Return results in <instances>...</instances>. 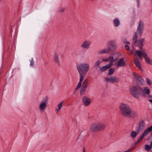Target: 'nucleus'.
Returning <instances> with one entry per match:
<instances>
[{
    "label": "nucleus",
    "mask_w": 152,
    "mask_h": 152,
    "mask_svg": "<svg viewBox=\"0 0 152 152\" xmlns=\"http://www.w3.org/2000/svg\"><path fill=\"white\" fill-rule=\"evenodd\" d=\"M105 124L99 121H96L92 123L89 126V130L91 132H95L103 131L106 128Z\"/></svg>",
    "instance_id": "obj_1"
},
{
    "label": "nucleus",
    "mask_w": 152,
    "mask_h": 152,
    "mask_svg": "<svg viewBox=\"0 0 152 152\" xmlns=\"http://www.w3.org/2000/svg\"><path fill=\"white\" fill-rule=\"evenodd\" d=\"M77 68L80 77H84L88 72L90 68V65L87 63H81L77 66Z\"/></svg>",
    "instance_id": "obj_2"
},
{
    "label": "nucleus",
    "mask_w": 152,
    "mask_h": 152,
    "mask_svg": "<svg viewBox=\"0 0 152 152\" xmlns=\"http://www.w3.org/2000/svg\"><path fill=\"white\" fill-rule=\"evenodd\" d=\"M117 45L114 41H111L108 43V47L107 48L102 49L98 52L99 55L108 54L110 51H114L116 49Z\"/></svg>",
    "instance_id": "obj_3"
},
{
    "label": "nucleus",
    "mask_w": 152,
    "mask_h": 152,
    "mask_svg": "<svg viewBox=\"0 0 152 152\" xmlns=\"http://www.w3.org/2000/svg\"><path fill=\"white\" fill-rule=\"evenodd\" d=\"M140 91L141 87L137 85L132 86L129 89V91L131 94L137 99L140 97Z\"/></svg>",
    "instance_id": "obj_4"
},
{
    "label": "nucleus",
    "mask_w": 152,
    "mask_h": 152,
    "mask_svg": "<svg viewBox=\"0 0 152 152\" xmlns=\"http://www.w3.org/2000/svg\"><path fill=\"white\" fill-rule=\"evenodd\" d=\"M121 56V54L119 53H115L111 54L107 58H103L102 61L104 62L108 61L112 63L116 61L118 59V56Z\"/></svg>",
    "instance_id": "obj_5"
},
{
    "label": "nucleus",
    "mask_w": 152,
    "mask_h": 152,
    "mask_svg": "<svg viewBox=\"0 0 152 152\" xmlns=\"http://www.w3.org/2000/svg\"><path fill=\"white\" fill-rule=\"evenodd\" d=\"M128 105L126 103H122L119 105V109L122 115L125 116L130 109Z\"/></svg>",
    "instance_id": "obj_6"
},
{
    "label": "nucleus",
    "mask_w": 152,
    "mask_h": 152,
    "mask_svg": "<svg viewBox=\"0 0 152 152\" xmlns=\"http://www.w3.org/2000/svg\"><path fill=\"white\" fill-rule=\"evenodd\" d=\"M133 75L134 80L137 84L140 85L145 84L144 80L141 75L135 73H133Z\"/></svg>",
    "instance_id": "obj_7"
},
{
    "label": "nucleus",
    "mask_w": 152,
    "mask_h": 152,
    "mask_svg": "<svg viewBox=\"0 0 152 152\" xmlns=\"http://www.w3.org/2000/svg\"><path fill=\"white\" fill-rule=\"evenodd\" d=\"M150 90L147 87H144L142 88H141L140 94L143 97H148L151 98L152 96L150 95Z\"/></svg>",
    "instance_id": "obj_8"
},
{
    "label": "nucleus",
    "mask_w": 152,
    "mask_h": 152,
    "mask_svg": "<svg viewBox=\"0 0 152 152\" xmlns=\"http://www.w3.org/2000/svg\"><path fill=\"white\" fill-rule=\"evenodd\" d=\"M48 100V97L45 96L41 101L39 106V109L41 111H44L46 109Z\"/></svg>",
    "instance_id": "obj_9"
},
{
    "label": "nucleus",
    "mask_w": 152,
    "mask_h": 152,
    "mask_svg": "<svg viewBox=\"0 0 152 152\" xmlns=\"http://www.w3.org/2000/svg\"><path fill=\"white\" fill-rule=\"evenodd\" d=\"M140 49H141L140 50H136L135 55V56L138 55L140 59L142 60L143 57L145 58L147 55L142 48Z\"/></svg>",
    "instance_id": "obj_10"
},
{
    "label": "nucleus",
    "mask_w": 152,
    "mask_h": 152,
    "mask_svg": "<svg viewBox=\"0 0 152 152\" xmlns=\"http://www.w3.org/2000/svg\"><path fill=\"white\" fill-rule=\"evenodd\" d=\"M138 115L137 112L134 110H132L131 108L125 117L134 118L137 116Z\"/></svg>",
    "instance_id": "obj_11"
},
{
    "label": "nucleus",
    "mask_w": 152,
    "mask_h": 152,
    "mask_svg": "<svg viewBox=\"0 0 152 152\" xmlns=\"http://www.w3.org/2000/svg\"><path fill=\"white\" fill-rule=\"evenodd\" d=\"M91 43L88 40H86L83 41L80 45V47L84 49H88L90 48Z\"/></svg>",
    "instance_id": "obj_12"
},
{
    "label": "nucleus",
    "mask_w": 152,
    "mask_h": 152,
    "mask_svg": "<svg viewBox=\"0 0 152 152\" xmlns=\"http://www.w3.org/2000/svg\"><path fill=\"white\" fill-rule=\"evenodd\" d=\"M144 29L143 23L141 21H140L137 28V33L140 35H141L143 32Z\"/></svg>",
    "instance_id": "obj_13"
},
{
    "label": "nucleus",
    "mask_w": 152,
    "mask_h": 152,
    "mask_svg": "<svg viewBox=\"0 0 152 152\" xmlns=\"http://www.w3.org/2000/svg\"><path fill=\"white\" fill-rule=\"evenodd\" d=\"M82 101L85 106H88L90 104L91 100L90 98L87 96H84L82 98Z\"/></svg>",
    "instance_id": "obj_14"
},
{
    "label": "nucleus",
    "mask_w": 152,
    "mask_h": 152,
    "mask_svg": "<svg viewBox=\"0 0 152 152\" xmlns=\"http://www.w3.org/2000/svg\"><path fill=\"white\" fill-rule=\"evenodd\" d=\"M126 64L124 58H121L118 61L116 65L118 67H123L126 66Z\"/></svg>",
    "instance_id": "obj_15"
},
{
    "label": "nucleus",
    "mask_w": 152,
    "mask_h": 152,
    "mask_svg": "<svg viewBox=\"0 0 152 152\" xmlns=\"http://www.w3.org/2000/svg\"><path fill=\"white\" fill-rule=\"evenodd\" d=\"M145 126V122L142 121L139 122L137 125V129L138 132L144 129Z\"/></svg>",
    "instance_id": "obj_16"
},
{
    "label": "nucleus",
    "mask_w": 152,
    "mask_h": 152,
    "mask_svg": "<svg viewBox=\"0 0 152 152\" xmlns=\"http://www.w3.org/2000/svg\"><path fill=\"white\" fill-rule=\"evenodd\" d=\"M87 80H84L82 86L81 88V90L80 92V95H82L86 91L87 87Z\"/></svg>",
    "instance_id": "obj_17"
},
{
    "label": "nucleus",
    "mask_w": 152,
    "mask_h": 152,
    "mask_svg": "<svg viewBox=\"0 0 152 152\" xmlns=\"http://www.w3.org/2000/svg\"><path fill=\"white\" fill-rule=\"evenodd\" d=\"M108 81L113 83H118L120 81L119 78L115 76H111L107 78Z\"/></svg>",
    "instance_id": "obj_18"
},
{
    "label": "nucleus",
    "mask_w": 152,
    "mask_h": 152,
    "mask_svg": "<svg viewBox=\"0 0 152 152\" xmlns=\"http://www.w3.org/2000/svg\"><path fill=\"white\" fill-rule=\"evenodd\" d=\"M144 40V39H139L136 43V45L140 47V48L141 49L142 48L141 47L143 45V43Z\"/></svg>",
    "instance_id": "obj_19"
},
{
    "label": "nucleus",
    "mask_w": 152,
    "mask_h": 152,
    "mask_svg": "<svg viewBox=\"0 0 152 152\" xmlns=\"http://www.w3.org/2000/svg\"><path fill=\"white\" fill-rule=\"evenodd\" d=\"M113 65L112 63H110L106 64L105 66H103L101 69V70L102 72H104L107 69L110 68Z\"/></svg>",
    "instance_id": "obj_20"
},
{
    "label": "nucleus",
    "mask_w": 152,
    "mask_h": 152,
    "mask_svg": "<svg viewBox=\"0 0 152 152\" xmlns=\"http://www.w3.org/2000/svg\"><path fill=\"white\" fill-rule=\"evenodd\" d=\"M151 131H152V125L145 130L142 134L143 135L144 137L146 136Z\"/></svg>",
    "instance_id": "obj_21"
},
{
    "label": "nucleus",
    "mask_w": 152,
    "mask_h": 152,
    "mask_svg": "<svg viewBox=\"0 0 152 152\" xmlns=\"http://www.w3.org/2000/svg\"><path fill=\"white\" fill-rule=\"evenodd\" d=\"M134 64L136 66L139 68L140 69H141V65L139 61V60L138 58H136L134 60Z\"/></svg>",
    "instance_id": "obj_22"
},
{
    "label": "nucleus",
    "mask_w": 152,
    "mask_h": 152,
    "mask_svg": "<svg viewBox=\"0 0 152 152\" xmlns=\"http://www.w3.org/2000/svg\"><path fill=\"white\" fill-rule=\"evenodd\" d=\"M83 77H80V81L79 83L78 84V85L75 88V91H76L81 86L82 84V82L83 81Z\"/></svg>",
    "instance_id": "obj_23"
},
{
    "label": "nucleus",
    "mask_w": 152,
    "mask_h": 152,
    "mask_svg": "<svg viewBox=\"0 0 152 152\" xmlns=\"http://www.w3.org/2000/svg\"><path fill=\"white\" fill-rule=\"evenodd\" d=\"M138 134V132L134 131H132L130 133V136L132 138H134L136 137Z\"/></svg>",
    "instance_id": "obj_24"
},
{
    "label": "nucleus",
    "mask_w": 152,
    "mask_h": 152,
    "mask_svg": "<svg viewBox=\"0 0 152 152\" xmlns=\"http://www.w3.org/2000/svg\"><path fill=\"white\" fill-rule=\"evenodd\" d=\"M145 61L148 64L152 65V60L147 55L144 58Z\"/></svg>",
    "instance_id": "obj_25"
},
{
    "label": "nucleus",
    "mask_w": 152,
    "mask_h": 152,
    "mask_svg": "<svg viewBox=\"0 0 152 152\" xmlns=\"http://www.w3.org/2000/svg\"><path fill=\"white\" fill-rule=\"evenodd\" d=\"M152 148V142L150 143V145L146 144L145 145V149L146 151H149Z\"/></svg>",
    "instance_id": "obj_26"
},
{
    "label": "nucleus",
    "mask_w": 152,
    "mask_h": 152,
    "mask_svg": "<svg viewBox=\"0 0 152 152\" xmlns=\"http://www.w3.org/2000/svg\"><path fill=\"white\" fill-rule=\"evenodd\" d=\"M65 10V7H64L61 6L59 7L58 12L59 13H64Z\"/></svg>",
    "instance_id": "obj_27"
},
{
    "label": "nucleus",
    "mask_w": 152,
    "mask_h": 152,
    "mask_svg": "<svg viewBox=\"0 0 152 152\" xmlns=\"http://www.w3.org/2000/svg\"><path fill=\"white\" fill-rule=\"evenodd\" d=\"M64 101H62L59 102L58 104V111L60 110L63 106Z\"/></svg>",
    "instance_id": "obj_28"
},
{
    "label": "nucleus",
    "mask_w": 152,
    "mask_h": 152,
    "mask_svg": "<svg viewBox=\"0 0 152 152\" xmlns=\"http://www.w3.org/2000/svg\"><path fill=\"white\" fill-rule=\"evenodd\" d=\"M114 26H118L120 24V22L119 20H114L113 21Z\"/></svg>",
    "instance_id": "obj_29"
},
{
    "label": "nucleus",
    "mask_w": 152,
    "mask_h": 152,
    "mask_svg": "<svg viewBox=\"0 0 152 152\" xmlns=\"http://www.w3.org/2000/svg\"><path fill=\"white\" fill-rule=\"evenodd\" d=\"M114 70V68H111L110 69L108 72V75H112L113 73Z\"/></svg>",
    "instance_id": "obj_30"
},
{
    "label": "nucleus",
    "mask_w": 152,
    "mask_h": 152,
    "mask_svg": "<svg viewBox=\"0 0 152 152\" xmlns=\"http://www.w3.org/2000/svg\"><path fill=\"white\" fill-rule=\"evenodd\" d=\"M137 38H138V36H137V33H135L133 37V40L134 41V42L135 43L137 42Z\"/></svg>",
    "instance_id": "obj_31"
},
{
    "label": "nucleus",
    "mask_w": 152,
    "mask_h": 152,
    "mask_svg": "<svg viewBox=\"0 0 152 152\" xmlns=\"http://www.w3.org/2000/svg\"><path fill=\"white\" fill-rule=\"evenodd\" d=\"M146 81L147 84L149 85H151L152 83V82L151 80L149 79L148 78H147L146 79Z\"/></svg>",
    "instance_id": "obj_32"
},
{
    "label": "nucleus",
    "mask_w": 152,
    "mask_h": 152,
    "mask_svg": "<svg viewBox=\"0 0 152 152\" xmlns=\"http://www.w3.org/2000/svg\"><path fill=\"white\" fill-rule=\"evenodd\" d=\"M144 136L142 134V135L140 136V138L138 139L137 142H140L142 140V139L144 138Z\"/></svg>",
    "instance_id": "obj_33"
},
{
    "label": "nucleus",
    "mask_w": 152,
    "mask_h": 152,
    "mask_svg": "<svg viewBox=\"0 0 152 152\" xmlns=\"http://www.w3.org/2000/svg\"><path fill=\"white\" fill-rule=\"evenodd\" d=\"M100 64V61L99 60L97 61L95 63V65L96 66H99Z\"/></svg>",
    "instance_id": "obj_34"
},
{
    "label": "nucleus",
    "mask_w": 152,
    "mask_h": 152,
    "mask_svg": "<svg viewBox=\"0 0 152 152\" xmlns=\"http://www.w3.org/2000/svg\"><path fill=\"white\" fill-rule=\"evenodd\" d=\"M53 60L55 61H57V56L56 54H55L54 56Z\"/></svg>",
    "instance_id": "obj_35"
},
{
    "label": "nucleus",
    "mask_w": 152,
    "mask_h": 152,
    "mask_svg": "<svg viewBox=\"0 0 152 152\" xmlns=\"http://www.w3.org/2000/svg\"><path fill=\"white\" fill-rule=\"evenodd\" d=\"M136 2L137 3V7H139L140 6V0H136Z\"/></svg>",
    "instance_id": "obj_36"
},
{
    "label": "nucleus",
    "mask_w": 152,
    "mask_h": 152,
    "mask_svg": "<svg viewBox=\"0 0 152 152\" xmlns=\"http://www.w3.org/2000/svg\"><path fill=\"white\" fill-rule=\"evenodd\" d=\"M125 47L126 48V49L127 50H129V48L128 45H125Z\"/></svg>",
    "instance_id": "obj_37"
},
{
    "label": "nucleus",
    "mask_w": 152,
    "mask_h": 152,
    "mask_svg": "<svg viewBox=\"0 0 152 152\" xmlns=\"http://www.w3.org/2000/svg\"><path fill=\"white\" fill-rule=\"evenodd\" d=\"M30 65L31 66H33L34 65V62L33 61H31L30 63Z\"/></svg>",
    "instance_id": "obj_38"
},
{
    "label": "nucleus",
    "mask_w": 152,
    "mask_h": 152,
    "mask_svg": "<svg viewBox=\"0 0 152 152\" xmlns=\"http://www.w3.org/2000/svg\"><path fill=\"white\" fill-rule=\"evenodd\" d=\"M131 151V150L130 149H128L126 151H124L123 152H130Z\"/></svg>",
    "instance_id": "obj_39"
},
{
    "label": "nucleus",
    "mask_w": 152,
    "mask_h": 152,
    "mask_svg": "<svg viewBox=\"0 0 152 152\" xmlns=\"http://www.w3.org/2000/svg\"><path fill=\"white\" fill-rule=\"evenodd\" d=\"M148 101H149L151 103H152V99H148Z\"/></svg>",
    "instance_id": "obj_40"
},
{
    "label": "nucleus",
    "mask_w": 152,
    "mask_h": 152,
    "mask_svg": "<svg viewBox=\"0 0 152 152\" xmlns=\"http://www.w3.org/2000/svg\"><path fill=\"white\" fill-rule=\"evenodd\" d=\"M126 43H127V44H129V42H128V41L126 42Z\"/></svg>",
    "instance_id": "obj_41"
},
{
    "label": "nucleus",
    "mask_w": 152,
    "mask_h": 152,
    "mask_svg": "<svg viewBox=\"0 0 152 152\" xmlns=\"http://www.w3.org/2000/svg\"><path fill=\"white\" fill-rule=\"evenodd\" d=\"M133 51V50H131V53H132Z\"/></svg>",
    "instance_id": "obj_42"
},
{
    "label": "nucleus",
    "mask_w": 152,
    "mask_h": 152,
    "mask_svg": "<svg viewBox=\"0 0 152 152\" xmlns=\"http://www.w3.org/2000/svg\"><path fill=\"white\" fill-rule=\"evenodd\" d=\"M83 152H86L85 151V149H84L83 150Z\"/></svg>",
    "instance_id": "obj_43"
}]
</instances>
